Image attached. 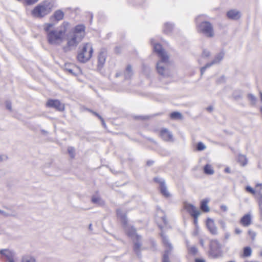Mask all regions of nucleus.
I'll return each instance as SVG.
<instances>
[{
    "mask_svg": "<svg viewBox=\"0 0 262 262\" xmlns=\"http://www.w3.org/2000/svg\"><path fill=\"white\" fill-rule=\"evenodd\" d=\"M153 45L154 52L158 55L160 60L157 63L156 70L157 72L163 76H169L168 72L166 68L162 65V63H167L169 62V57L165 50L163 49L162 45L160 43H153L152 40L151 41Z\"/></svg>",
    "mask_w": 262,
    "mask_h": 262,
    "instance_id": "nucleus-1",
    "label": "nucleus"
},
{
    "mask_svg": "<svg viewBox=\"0 0 262 262\" xmlns=\"http://www.w3.org/2000/svg\"><path fill=\"white\" fill-rule=\"evenodd\" d=\"M93 53L92 45L88 42L84 43L79 48L77 59L80 62L85 63L92 58Z\"/></svg>",
    "mask_w": 262,
    "mask_h": 262,
    "instance_id": "nucleus-2",
    "label": "nucleus"
},
{
    "mask_svg": "<svg viewBox=\"0 0 262 262\" xmlns=\"http://www.w3.org/2000/svg\"><path fill=\"white\" fill-rule=\"evenodd\" d=\"M199 33L204 34L208 37H212L214 32L212 24L208 21H203L196 27Z\"/></svg>",
    "mask_w": 262,
    "mask_h": 262,
    "instance_id": "nucleus-3",
    "label": "nucleus"
},
{
    "mask_svg": "<svg viewBox=\"0 0 262 262\" xmlns=\"http://www.w3.org/2000/svg\"><path fill=\"white\" fill-rule=\"evenodd\" d=\"M245 190L255 198L260 209L262 210V183L256 184L254 189L250 186H247L245 187Z\"/></svg>",
    "mask_w": 262,
    "mask_h": 262,
    "instance_id": "nucleus-4",
    "label": "nucleus"
},
{
    "mask_svg": "<svg viewBox=\"0 0 262 262\" xmlns=\"http://www.w3.org/2000/svg\"><path fill=\"white\" fill-rule=\"evenodd\" d=\"M49 6L48 2H42L34 8L31 11V14L35 17H43L48 13Z\"/></svg>",
    "mask_w": 262,
    "mask_h": 262,
    "instance_id": "nucleus-5",
    "label": "nucleus"
},
{
    "mask_svg": "<svg viewBox=\"0 0 262 262\" xmlns=\"http://www.w3.org/2000/svg\"><path fill=\"white\" fill-rule=\"evenodd\" d=\"M65 32V30L50 31V43L61 42L64 37Z\"/></svg>",
    "mask_w": 262,
    "mask_h": 262,
    "instance_id": "nucleus-6",
    "label": "nucleus"
},
{
    "mask_svg": "<svg viewBox=\"0 0 262 262\" xmlns=\"http://www.w3.org/2000/svg\"><path fill=\"white\" fill-rule=\"evenodd\" d=\"M82 35L73 34L68 39L67 45L69 47H75L82 40Z\"/></svg>",
    "mask_w": 262,
    "mask_h": 262,
    "instance_id": "nucleus-7",
    "label": "nucleus"
},
{
    "mask_svg": "<svg viewBox=\"0 0 262 262\" xmlns=\"http://www.w3.org/2000/svg\"><path fill=\"white\" fill-rule=\"evenodd\" d=\"M183 208L192 217H196L201 214L200 211L192 204L185 203Z\"/></svg>",
    "mask_w": 262,
    "mask_h": 262,
    "instance_id": "nucleus-8",
    "label": "nucleus"
},
{
    "mask_svg": "<svg viewBox=\"0 0 262 262\" xmlns=\"http://www.w3.org/2000/svg\"><path fill=\"white\" fill-rule=\"evenodd\" d=\"M159 135L165 141H172L173 140L172 135L166 128H162L159 132Z\"/></svg>",
    "mask_w": 262,
    "mask_h": 262,
    "instance_id": "nucleus-9",
    "label": "nucleus"
},
{
    "mask_svg": "<svg viewBox=\"0 0 262 262\" xmlns=\"http://www.w3.org/2000/svg\"><path fill=\"white\" fill-rule=\"evenodd\" d=\"M206 226L212 234H216L217 233V228L215 225L214 221L211 219H207L206 222Z\"/></svg>",
    "mask_w": 262,
    "mask_h": 262,
    "instance_id": "nucleus-10",
    "label": "nucleus"
},
{
    "mask_svg": "<svg viewBox=\"0 0 262 262\" xmlns=\"http://www.w3.org/2000/svg\"><path fill=\"white\" fill-rule=\"evenodd\" d=\"M50 107L58 111H63L64 110V104L56 99L50 100Z\"/></svg>",
    "mask_w": 262,
    "mask_h": 262,
    "instance_id": "nucleus-11",
    "label": "nucleus"
},
{
    "mask_svg": "<svg viewBox=\"0 0 262 262\" xmlns=\"http://www.w3.org/2000/svg\"><path fill=\"white\" fill-rule=\"evenodd\" d=\"M0 254L4 255L9 262H15L13 252L8 249H2L0 250Z\"/></svg>",
    "mask_w": 262,
    "mask_h": 262,
    "instance_id": "nucleus-12",
    "label": "nucleus"
},
{
    "mask_svg": "<svg viewBox=\"0 0 262 262\" xmlns=\"http://www.w3.org/2000/svg\"><path fill=\"white\" fill-rule=\"evenodd\" d=\"M251 216L250 214H246L240 220V224L244 227H248L251 224Z\"/></svg>",
    "mask_w": 262,
    "mask_h": 262,
    "instance_id": "nucleus-13",
    "label": "nucleus"
},
{
    "mask_svg": "<svg viewBox=\"0 0 262 262\" xmlns=\"http://www.w3.org/2000/svg\"><path fill=\"white\" fill-rule=\"evenodd\" d=\"M227 16L229 19L237 20L241 17L239 11L236 10H230L227 12Z\"/></svg>",
    "mask_w": 262,
    "mask_h": 262,
    "instance_id": "nucleus-14",
    "label": "nucleus"
},
{
    "mask_svg": "<svg viewBox=\"0 0 262 262\" xmlns=\"http://www.w3.org/2000/svg\"><path fill=\"white\" fill-rule=\"evenodd\" d=\"M85 26L83 25H78L74 28L73 33L82 35V38L84 36Z\"/></svg>",
    "mask_w": 262,
    "mask_h": 262,
    "instance_id": "nucleus-15",
    "label": "nucleus"
},
{
    "mask_svg": "<svg viewBox=\"0 0 262 262\" xmlns=\"http://www.w3.org/2000/svg\"><path fill=\"white\" fill-rule=\"evenodd\" d=\"M208 200L204 199L201 201L200 209L204 212H208L210 211V208L208 206Z\"/></svg>",
    "mask_w": 262,
    "mask_h": 262,
    "instance_id": "nucleus-16",
    "label": "nucleus"
},
{
    "mask_svg": "<svg viewBox=\"0 0 262 262\" xmlns=\"http://www.w3.org/2000/svg\"><path fill=\"white\" fill-rule=\"evenodd\" d=\"M160 190L162 194L165 198H169L170 195L168 191L164 182H160Z\"/></svg>",
    "mask_w": 262,
    "mask_h": 262,
    "instance_id": "nucleus-17",
    "label": "nucleus"
},
{
    "mask_svg": "<svg viewBox=\"0 0 262 262\" xmlns=\"http://www.w3.org/2000/svg\"><path fill=\"white\" fill-rule=\"evenodd\" d=\"M64 17L63 12L60 10H57L54 13L52 18L56 21L62 20Z\"/></svg>",
    "mask_w": 262,
    "mask_h": 262,
    "instance_id": "nucleus-18",
    "label": "nucleus"
},
{
    "mask_svg": "<svg viewBox=\"0 0 262 262\" xmlns=\"http://www.w3.org/2000/svg\"><path fill=\"white\" fill-rule=\"evenodd\" d=\"M106 54L104 53L101 52L100 53L98 57V62L99 66H102L106 60Z\"/></svg>",
    "mask_w": 262,
    "mask_h": 262,
    "instance_id": "nucleus-19",
    "label": "nucleus"
},
{
    "mask_svg": "<svg viewBox=\"0 0 262 262\" xmlns=\"http://www.w3.org/2000/svg\"><path fill=\"white\" fill-rule=\"evenodd\" d=\"M204 172L207 175H211L214 173V170L210 164H207L204 167Z\"/></svg>",
    "mask_w": 262,
    "mask_h": 262,
    "instance_id": "nucleus-20",
    "label": "nucleus"
},
{
    "mask_svg": "<svg viewBox=\"0 0 262 262\" xmlns=\"http://www.w3.org/2000/svg\"><path fill=\"white\" fill-rule=\"evenodd\" d=\"M237 161L242 166H245L247 163V159L246 156L244 155H239L237 158Z\"/></svg>",
    "mask_w": 262,
    "mask_h": 262,
    "instance_id": "nucleus-21",
    "label": "nucleus"
},
{
    "mask_svg": "<svg viewBox=\"0 0 262 262\" xmlns=\"http://www.w3.org/2000/svg\"><path fill=\"white\" fill-rule=\"evenodd\" d=\"M252 253V250L250 247H245L243 249V253L242 256L244 257H247L251 256Z\"/></svg>",
    "mask_w": 262,
    "mask_h": 262,
    "instance_id": "nucleus-22",
    "label": "nucleus"
},
{
    "mask_svg": "<svg viewBox=\"0 0 262 262\" xmlns=\"http://www.w3.org/2000/svg\"><path fill=\"white\" fill-rule=\"evenodd\" d=\"M170 118L171 119L180 120V119H182L183 116H182V115L180 113L178 112H172L171 113H170Z\"/></svg>",
    "mask_w": 262,
    "mask_h": 262,
    "instance_id": "nucleus-23",
    "label": "nucleus"
},
{
    "mask_svg": "<svg viewBox=\"0 0 262 262\" xmlns=\"http://www.w3.org/2000/svg\"><path fill=\"white\" fill-rule=\"evenodd\" d=\"M21 262H36L34 257L30 255H25L21 258Z\"/></svg>",
    "mask_w": 262,
    "mask_h": 262,
    "instance_id": "nucleus-24",
    "label": "nucleus"
},
{
    "mask_svg": "<svg viewBox=\"0 0 262 262\" xmlns=\"http://www.w3.org/2000/svg\"><path fill=\"white\" fill-rule=\"evenodd\" d=\"M21 2L25 6H30L34 4L39 0H17Z\"/></svg>",
    "mask_w": 262,
    "mask_h": 262,
    "instance_id": "nucleus-25",
    "label": "nucleus"
},
{
    "mask_svg": "<svg viewBox=\"0 0 262 262\" xmlns=\"http://www.w3.org/2000/svg\"><path fill=\"white\" fill-rule=\"evenodd\" d=\"M206 148L205 145L201 142H198L196 144V150L198 151H202Z\"/></svg>",
    "mask_w": 262,
    "mask_h": 262,
    "instance_id": "nucleus-26",
    "label": "nucleus"
},
{
    "mask_svg": "<svg viewBox=\"0 0 262 262\" xmlns=\"http://www.w3.org/2000/svg\"><path fill=\"white\" fill-rule=\"evenodd\" d=\"M68 152L71 158H74L75 157V150L74 148L72 147H69L68 149Z\"/></svg>",
    "mask_w": 262,
    "mask_h": 262,
    "instance_id": "nucleus-27",
    "label": "nucleus"
},
{
    "mask_svg": "<svg viewBox=\"0 0 262 262\" xmlns=\"http://www.w3.org/2000/svg\"><path fill=\"white\" fill-rule=\"evenodd\" d=\"M43 30L46 34L48 40H49V24H46L43 26Z\"/></svg>",
    "mask_w": 262,
    "mask_h": 262,
    "instance_id": "nucleus-28",
    "label": "nucleus"
},
{
    "mask_svg": "<svg viewBox=\"0 0 262 262\" xmlns=\"http://www.w3.org/2000/svg\"><path fill=\"white\" fill-rule=\"evenodd\" d=\"M248 234L250 238L252 241H254L255 239L256 234L254 231H253V230H249L248 231Z\"/></svg>",
    "mask_w": 262,
    "mask_h": 262,
    "instance_id": "nucleus-29",
    "label": "nucleus"
},
{
    "mask_svg": "<svg viewBox=\"0 0 262 262\" xmlns=\"http://www.w3.org/2000/svg\"><path fill=\"white\" fill-rule=\"evenodd\" d=\"M247 97L252 104H255L256 99V97L253 95L251 94H249L247 95Z\"/></svg>",
    "mask_w": 262,
    "mask_h": 262,
    "instance_id": "nucleus-30",
    "label": "nucleus"
},
{
    "mask_svg": "<svg viewBox=\"0 0 262 262\" xmlns=\"http://www.w3.org/2000/svg\"><path fill=\"white\" fill-rule=\"evenodd\" d=\"M89 111L90 112H91L92 114H93L94 115H95V116L98 117L101 121V122L103 123H104V120L103 118L97 113L94 112V111L91 110H89Z\"/></svg>",
    "mask_w": 262,
    "mask_h": 262,
    "instance_id": "nucleus-31",
    "label": "nucleus"
},
{
    "mask_svg": "<svg viewBox=\"0 0 262 262\" xmlns=\"http://www.w3.org/2000/svg\"><path fill=\"white\" fill-rule=\"evenodd\" d=\"M197 252L198 250L195 247H192L189 249V252L192 255H195Z\"/></svg>",
    "mask_w": 262,
    "mask_h": 262,
    "instance_id": "nucleus-32",
    "label": "nucleus"
},
{
    "mask_svg": "<svg viewBox=\"0 0 262 262\" xmlns=\"http://www.w3.org/2000/svg\"><path fill=\"white\" fill-rule=\"evenodd\" d=\"M172 28L171 26L168 24H165L164 25V31L165 33H167L168 31H170Z\"/></svg>",
    "mask_w": 262,
    "mask_h": 262,
    "instance_id": "nucleus-33",
    "label": "nucleus"
},
{
    "mask_svg": "<svg viewBox=\"0 0 262 262\" xmlns=\"http://www.w3.org/2000/svg\"><path fill=\"white\" fill-rule=\"evenodd\" d=\"M211 64H206L205 66H204V67H203L201 68V74H203V73L205 71L206 69L208 67H209V66H211Z\"/></svg>",
    "mask_w": 262,
    "mask_h": 262,
    "instance_id": "nucleus-34",
    "label": "nucleus"
},
{
    "mask_svg": "<svg viewBox=\"0 0 262 262\" xmlns=\"http://www.w3.org/2000/svg\"><path fill=\"white\" fill-rule=\"evenodd\" d=\"M203 56L207 57L210 55V52L207 50H204L202 54Z\"/></svg>",
    "mask_w": 262,
    "mask_h": 262,
    "instance_id": "nucleus-35",
    "label": "nucleus"
},
{
    "mask_svg": "<svg viewBox=\"0 0 262 262\" xmlns=\"http://www.w3.org/2000/svg\"><path fill=\"white\" fill-rule=\"evenodd\" d=\"M154 163V161L153 160H149L148 161H147L146 162V165L148 166H150L151 165H152Z\"/></svg>",
    "mask_w": 262,
    "mask_h": 262,
    "instance_id": "nucleus-36",
    "label": "nucleus"
},
{
    "mask_svg": "<svg viewBox=\"0 0 262 262\" xmlns=\"http://www.w3.org/2000/svg\"><path fill=\"white\" fill-rule=\"evenodd\" d=\"M234 232L236 234H239L242 233V230L238 228H235Z\"/></svg>",
    "mask_w": 262,
    "mask_h": 262,
    "instance_id": "nucleus-37",
    "label": "nucleus"
},
{
    "mask_svg": "<svg viewBox=\"0 0 262 262\" xmlns=\"http://www.w3.org/2000/svg\"><path fill=\"white\" fill-rule=\"evenodd\" d=\"M140 248V244L136 243V244H135V246H134V249H135V250H136H136H139Z\"/></svg>",
    "mask_w": 262,
    "mask_h": 262,
    "instance_id": "nucleus-38",
    "label": "nucleus"
},
{
    "mask_svg": "<svg viewBox=\"0 0 262 262\" xmlns=\"http://www.w3.org/2000/svg\"><path fill=\"white\" fill-rule=\"evenodd\" d=\"M126 70L128 72H131L132 70V66L130 65H128L126 68Z\"/></svg>",
    "mask_w": 262,
    "mask_h": 262,
    "instance_id": "nucleus-39",
    "label": "nucleus"
},
{
    "mask_svg": "<svg viewBox=\"0 0 262 262\" xmlns=\"http://www.w3.org/2000/svg\"><path fill=\"white\" fill-rule=\"evenodd\" d=\"M199 216V215H197L196 217H195V216H193L192 217L193 218V220H194V224L195 225H197L198 224V217Z\"/></svg>",
    "mask_w": 262,
    "mask_h": 262,
    "instance_id": "nucleus-40",
    "label": "nucleus"
},
{
    "mask_svg": "<svg viewBox=\"0 0 262 262\" xmlns=\"http://www.w3.org/2000/svg\"><path fill=\"white\" fill-rule=\"evenodd\" d=\"M154 180L155 182L159 183L160 185V182H163V181H160L159 179L158 178H154Z\"/></svg>",
    "mask_w": 262,
    "mask_h": 262,
    "instance_id": "nucleus-41",
    "label": "nucleus"
},
{
    "mask_svg": "<svg viewBox=\"0 0 262 262\" xmlns=\"http://www.w3.org/2000/svg\"><path fill=\"white\" fill-rule=\"evenodd\" d=\"M224 171L226 173H230L231 172L230 168L228 167L225 168Z\"/></svg>",
    "mask_w": 262,
    "mask_h": 262,
    "instance_id": "nucleus-42",
    "label": "nucleus"
},
{
    "mask_svg": "<svg viewBox=\"0 0 262 262\" xmlns=\"http://www.w3.org/2000/svg\"><path fill=\"white\" fill-rule=\"evenodd\" d=\"M195 262H205V261L204 259H202L196 258L195 259Z\"/></svg>",
    "mask_w": 262,
    "mask_h": 262,
    "instance_id": "nucleus-43",
    "label": "nucleus"
},
{
    "mask_svg": "<svg viewBox=\"0 0 262 262\" xmlns=\"http://www.w3.org/2000/svg\"><path fill=\"white\" fill-rule=\"evenodd\" d=\"M221 208H222V209L223 210H224V211H226V210H227V207H226V206H222L221 207Z\"/></svg>",
    "mask_w": 262,
    "mask_h": 262,
    "instance_id": "nucleus-44",
    "label": "nucleus"
},
{
    "mask_svg": "<svg viewBox=\"0 0 262 262\" xmlns=\"http://www.w3.org/2000/svg\"><path fill=\"white\" fill-rule=\"evenodd\" d=\"M259 96H260V100L262 102V92H259Z\"/></svg>",
    "mask_w": 262,
    "mask_h": 262,
    "instance_id": "nucleus-45",
    "label": "nucleus"
},
{
    "mask_svg": "<svg viewBox=\"0 0 262 262\" xmlns=\"http://www.w3.org/2000/svg\"><path fill=\"white\" fill-rule=\"evenodd\" d=\"M122 218H123V219H124V221H125V224H126L127 222H126V217H125V216H123V217H122Z\"/></svg>",
    "mask_w": 262,
    "mask_h": 262,
    "instance_id": "nucleus-46",
    "label": "nucleus"
},
{
    "mask_svg": "<svg viewBox=\"0 0 262 262\" xmlns=\"http://www.w3.org/2000/svg\"><path fill=\"white\" fill-rule=\"evenodd\" d=\"M47 105H49V100L47 102Z\"/></svg>",
    "mask_w": 262,
    "mask_h": 262,
    "instance_id": "nucleus-47",
    "label": "nucleus"
},
{
    "mask_svg": "<svg viewBox=\"0 0 262 262\" xmlns=\"http://www.w3.org/2000/svg\"><path fill=\"white\" fill-rule=\"evenodd\" d=\"M93 202H96V200H95L93 199Z\"/></svg>",
    "mask_w": 262,
    "mask_h": 262,
    "instance_id": "nucleus-48",
    "label": "nucleus"
},
{
    "mask_svg": "<svg viewBox=\"0 0 262 262\" xmlns=\"http://www.w3.org/2000/svg\"><path fill=\"white\" fill-rule=\"evenodd\" d=\"M8 107L9 109H10V106H8Z\"/></svg>",
    "mask_w": 262,
    "mask_h": 262,
    "instance_id": "nucleus-49",
    "label": "nucleus"
},
{
    "mask_svg": "<svg viewBox=\"0 0 262 262\" xmlns=\"http://www.w3.org/2000/svg\"><path fill=\"white\" fill-rule=\"evenodd\" d=\"M164 262H168V261H164Z\"/></svg>",
    "mask_w": 262,
    "mask_h": 262,
    "instance_id": "nucleus-50",
    "label": "nucleus"
}]
</instances>
